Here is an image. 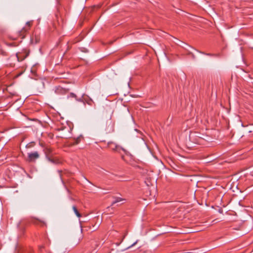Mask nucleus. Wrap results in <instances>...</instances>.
<instances>
[{"label": "nucleus", "instance_id": "f257e3e1", "mask_svg": "<svg viewBox=\"0 0 253 253\" xmlns=\"http://www.w3.org/2000/svg\"><path fill=\"white\" fill-rule=\"evenodd\" d=\"M114 123L111 119L108 120L106 122V126L104 128L105 131L108 133L114 132Z\"/></svg>", "mask_w": 253, "mask_h": 253}, {"label": "nucleus", "instance_id": "f03ea898", "mask_svg": "<svg viewBox=\"0 0 253 253\" xmlns=\"http://www.w3.org/2000/svg\"><path fill=\"white\" fill-rule=\"evenodd\" d=\"M40 155L37 151H35L28 154L27 161L29 162H35L36 160L39 158Z\"/></svg>", "mask_w": 253, "mask_h": 253}, {"label": "nucleus", "instance_id": "7ed1b4c3", "mask_svg": "<svg viewBox=\"0 0 253 253\" xmlns=\"http://www.w3.org/2000/svg\"><path fill=\"white\" fill-rule=\"evenodd\" d=\"M29 53L24 51L22 52L17 53L16 54V57L18 61H22L25 59L28 56Z\"/></svg>", "mask_w": 253, "mask_h": 253}, {"label": "nucleus", "instance_id": "20e7f679", "mask_svg": "<svg viewBox=\"0 0 253 253\" xmlns=\"http://www.w3.org/2000/svg\"><path fill=\"white\" fill-rule=\"evenodd\" d=\"M108 146L113 151H118L120 149H121L125 151V150L123 148H121L115 143L113 142H109L108 143Z\"/></svg>", "mask_w": 253, "mask_h": 253}, {"label": "nucleus", "instance_id": "39448f33", "mask_svg": "<svg viewBox=\"0 0 253 253\" xmlns=\"http://www.w3.org/2000/svg\"><path fill=\"white\" fill-rule=\"evenodd\" d=\"M31 25H32V22H31V21L27 22L25 26L24 27H23V28L20 32L21 34L22 35L24 33L27 32L29 29H30Z\"/></svg>", "mask_w": 253, "mask_h": 253}, {"label": "nucleus", "instance_id": "423d86ee", "mask_svg": "<svg viewBox=\"0 0 253 253\" xmlns=\"http://www.w3.org/2000/svg\"><path fill=\"white\" fill-rule=\"evenodd\" d=\"M66 92V90L65 89H64L63 88H62L61 86H58L55 89V92L56 93H58V94H64Z\"/></svg>", "mask_w": 253, "mask_h": 253}, {"label": "nucleus", "instance_id": "0eeeda50", "mask_svg": "<svg viewBox=\"0 0 253 253\" xmlns=\"http://www.w3.org/2000/svg\"><path fill=\"white\" fill-rule=\"evenodd\" d=\"M72 209L75 213V214L76 215V216L80 218L81 217V214H80V213L79 212V211H78L77 208H76V207L75 206H73L72 207Z\"/></svg>", "mask_w": 253, "mask_h": 253}, {"label": "nucleus", "instance_id": "6e6552de", "mask_svg": "<svg viewBox=\"0 0 253 253\" xmlns=\"http://www.w3.org/2000/svg\"><path fill=\"white\" fill-rule=\"evenodd\" d=\"M125 199L122 198H120V197H115L114 198V200L112 202V205H114V204H115L116 203H117L118 202H122V201H124Z\"/></svg>", "mask_w": 253, "mask_h": 253}, {"label": "nucleus", "instance_id": "1a4fd4ad", "mask_svg": "<svg viewBox=\"0 0 253 253\" xmlns=\"http://www.w3.org/2000/svg\"><path fill=\"white\" fill-rule=\"evenodd\" d=\"M81 138H82L81 136H79L77 138H76L75 140V142H74V144H78L80 142Z\"/></svg>", "mask_w": 253, "mask_h": 253}, {"label": "nucleus", "instance_id": "9d476101", "mask_svg": "<svg viewBox=\"0 0 253 253\" xmlns=\"http://www.w3.org/2000/svg\"><path fill=\"white\" fill-rule=\"evenodd\" d=\"M70 96L71 97H73V98H75L76 99V100H78V101H80L81 100V99H77V96L74 93H71L70 94Z\"/></svg>", "mask_w": 253, "mask_h": 253}, {"label": "nucleus", "instance_id": "9b49d317", "mask_svg": "<svg viewBox=\"0 0 253 253\" xmlns=\"http://www.w3.org/2000/svg\"><path fill=\"white\" fill-rule=\"evenodd\" d=\"M48 160L51 162V163H54V161L52 159H51L50 158H48Z\"/></svg>", "mask_w": 253, "mask_h": 253}, {"label": "nucleus", "instance_id": "f8f14e48", "mask_svg": "<svg viewBox=\"0 0 253 253\" xmlns=\"http://www.w3.org/2000/svg\"><path fill=\"white\" fill-rule=\"evenodd\" d=\"M135 244H136V242L133 243L130 247H132V246H134Z\"/></svg>", "mask_w": 253, "mask_h": 253}]
</instances>
